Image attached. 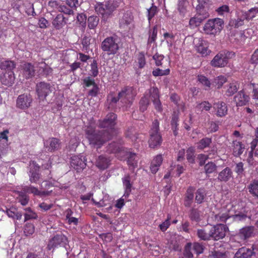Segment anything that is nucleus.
Wrapping results in <instances>:
<instances>
[{
	"instance_id": "nucleus-26",
	"label": "nucleus",
	"mask_w": 258,
	"mask_h": 258,
	"mask_svg": "<svg viewBox=\"0 0 258 258\" xmlns=\"http://www.w3.org/2000/svg\"><path fill=\"white\" fill-rule=\"evenodd\" d=\"M230 211H225V212H221L216 215L215 216V221L217 222L225 223L228 224L231 222V214L229 213Z\"/></svg>"
},
{
	"instance_id": "nucleus-14",
	"label": "nucleus",
	"mask_w": 258,
	"mask_h": 258,
	"mask_svg": "<svg viewBox=\"0 0 258 258\" xmlns=\"http://www.w3.org/2000/svg\"><path fill=\"white\" fill-rule=\"evenodd\" d=\"M36 89L39 98L42 100L52 92L50 84L43 82L37 83Z\"/></svg>"
},
{
	"instance_id": "nucleus-4",
	"label": "nucleus",
	"mask_w": 258,
	"mask_h": 258,
	"mask_svg": "<svg viewBox=\"0 0 258 258\" xmlns=\"http://www.w3.org/2000/svg\"><path fill=\"white\" fill-rule=\"evenodd\" d=\"M149 134V147L151 148H156L160 146L162 139L159 132V122L158 119H155L153 121Z\"/></svg>"
},
{
	"instance_id": "nucleus-41",
	"label": "nucleus",
	"mask_w": 258,
	"mask_h": 258,
	"mask_svg": "<svg viewBox=\"0 0 258 258\" xmlns=\"http://www.w3.org/2000/svg\"><path fill=\"white\" fill-rule=\"evenodd\" d=\"M226 95L227 96H232L237 91L238 88L237 84L236 82L229 83L226 86Z\"/></svg>"
},
{
	"instance_id": "nucleus-46",
	"label": "nucleus",
	"mask_w": 258,
	"mask_h": 258,
	"mask_svg": "<svg viewBox=\"0 0 258 258\" xmlns=\"http://www.w3.org/2000/svg\"><path fill=\"white\" fill-rule=\"evenodd\" d=\"M158 29L157 26H154L152 29L149 31V36L148 40V44H151L155 42L157 37Z\"/></svg>"
},
{
	"instance_id": "nucleus-24",
	"label": "nucleus",
	"mask_w": 258,
	"mask_h": 258,
	"mask_svg": "<svg viewBox=\"0 0 258 258\" xmlns=\"http://www.w3.org/2000/svg\"><path fill=\"white\" fill-rule=\"evenodd\" d=\"M15 77L14 71L5 72L1 77V81L5 85L11 86L15 81Z\"/></svg>"
},
{
	"instance_id": "nucleus-60",
	"label": "nucleus",
	"mask_w": 258,
	"mask_h": 258,
	"mask_svg": "<svg viewBox=\"0 0 258 258\" xmlns=\"http://www.w3.org/2000/svg\"><path fill=\"white\" fill-rule=\"evenodd\" d=\"M196 50L197 52L202 54L203 55H207L210 52L206 45H205L203 43L197 46Z\"/></svg>"
},
{
	"instance_id": "nucleus-35",
	"label": "nucleus",
	"mask_w": 258,
	"mask_h": 258,
	"mask_svg": "<svg viewBox=\"0 0 258 258\" xmlns=\"http://www.w3.org/2000/svg\"><path fill=\"white\" fill-rule=\"evenodd\" d=\"M150 104L149 96L148 94H145L144 96L142 97L139 102V109L140 110L144 112L145 111Z\"/></svg>"
},
{
	"instance_id": "nucleus-54",
	"label": "nucleus",
	"mask_w": 258,
	"mask_h": 258,
	"mask_svg": "<svg viewBox=\"0 0 258 258\" xmlns=\"http://www.w3.org/2000/svg\"><path fill=\"white\" fill-rule=\"evenodd\" d=\"M82 85L84 88L94 86L97 85L95 80L90 76L86 77L82 80Z\"/></svg>"
},
{
	"instance_id": "nucleus-27",
	"label": "nucleus",
	"mask_w": 258,
	"mask_h": 258,
	"mask_svg": "<svg viewBox=\"0 0 258 258\" xmlns=\"http://www.w3.org/2000/svg\"><path fill=\"white\" fill-rule=\"evenodd\" d=\"M179 114L178 112L174 111L172 114L171 126L173 135L176 136L178 131Z\"/></svg>"
},
{
	"instance_id": "nucleus-40",
	"label": "nucleus",
	"mask_w": 258,
	"mask_h": 258,
	"mask_svg": "<svg viewBox=\"0 0 258 258\" xmlns=\"http://www.w3.org/2000/svg\"><path fill=\"white\" fill-rule=\"evenodd\" d=\"M29 180L31 183H37L40 178L39 168L34 170L31 169L29 171Z\"/></svg>"
},
{
	"instance_id": "nucleus-7",
	"label": "nucleus",
	"mask_w": 258,
	"mask_h": 258,
	"mask_svg": "<svg viewBox=\"0 0 258 258\" xmlns=\"http://www.w3.org/2000/svg\"><path fill=\"white\" fill-rule=\"evenodd\" d=\"M120 102L123 105H131L134 101L137 92L133 87L126 86L118 92Z\"/></svg>"
},
{
	"instance_id": "nucleus-20",
	"label": "nucleus",
	"mask_w": 258,
	"mask_h": 258,
	"mask_svg": "<svg viewBox=\"0 0 258 258\" xmlns=\"http://www.w3.org/2000/svg\"><path fill=\"white\" fill-rule=\"evenodd\" d=\"M60 141L58 139L51 138L44 142V147L47 151L53 152L60 148Z\"/></svg>"
},
{
	"instance_id": "nucleus-6",
	"label": "nucleus",
	"mask_w": 258,
	"mask_h": 258,
	"mask_svg": "<svg viewBox=\"0 0 258 258\" xmlns=\"http://www.w3.org/2000/svg\"><path fill=\"white\" fill-rule=\"evenodd\" d=\"M117 115L114 113H109L105 117L103 120H99L98 121V127L100 128H106L105 131L109 132V134H111L113 137L116 134V130L114 126L116 124V119Z\"/></svg>"
},
{
	"instance_id": "nucleus-56",
	"label": "nucleus",
	"mask_w": 258,
	"mask_h": 258,
	"mask_svg": "<svg viewBox=\"0 0 258 258\" xmlns=\"http://www.w3.org/2000/svg\"><path fill=\"white\" fill-rule=\"evenodd\" d=\"M245 19L244 16H243V18H238L237 19L231 20L229 22V25L235 28H238L244 25Z\"/></svg>"
},
{
	"instance_id": "nucleus-63",
	"label": "nucleus",
	"mask_w": 258,
	"mask_h": 258,
	"mask_svg": "<svg viewBox=\"0 0 258 258\" xmlns=\"http://www.w3.org/2000/svg\"><path fill=\"white\" fill-rule=\"evenodd\" d=\"M212 105L208 101H203L197 104L196 108L201 111H209L212 108Z\"/></svg>"
},
{
	"instance_id": "nucleus-13",
	"label": "nucleus",
	"mask_w": 258,
	"mask_h": 258,
	"mask_svg": "<svg viewBox=\"0 0 258 258\" xmlns=\"http://www.w3.org/2000/svg\"><path fill=\"white\" fill-rule=\"evenodd\" d=\"M204 249V246L198 242L194 243L192 245L191 243H187L185 246L184 255L188 258H190L192 257L191 250L199 255L203 252Z\"/></svg>"
},
{
	"instance_id": "nucleus-32",
	"label": "nucleus",
	"mask_w": 258,
	"mask_h": 258,
	"mask_svg": "<svg viewBox=\"0 0 258 258\" xmlns=\"http://www.w3.org/2000/svg\"><path fill=\"white\" fill-rule=\"evenodd\" d=\"M16 66V64L14 61L7 60L1 62L0 68L2 70H4L6 72H9L13 71Z\"/></svg>"
},
{
	"instance_id": "nucleus-11",
	"label": "nucleus",
	"mask_w": 258,
	"mask_h": 258,
	"mask_svg": "<svg viewBox=\"0 0 258 258\" xmlns=\"http://www.w3.org/2000/svg\"><path fill=\"white\" fill-rule=\"evenodd\" d=\"M116 9V7L111 2H105L104 4L101 3H97L95 10L98 14L102 16L109 15Z\"/></svg>"
},
{
	"instance_id": "nucleus-50",
	"label": "nucleus",
	"mask_w": 258,
	"mask_h": 258,
	"mask_svg": "<svg viewBox=\"0 0 258 258\" xmlns=\"http://www.w3.org/2000/svg\"><path fill=\"white\" fill-rule=\"evenodd\" d=\"M153 59L155 60L156 66L162 68L165 66L164 65V56L163 55L156 53L153 55Z\"/></svg>"
},
{
	"instance_id": "nucleus-36",
	"label": "nucleus",
	"mask_w": 258,
	"mask_h": 258,
	"mask_svg": "<svg viewBox=\"0 0 258 258\" xmlns=\"http://www.w3.org/2000/svg\"><path fill=\"white\" fill-rule=\"evenodd\" d=\"M122 145L115 142L109 144L107 147V151L110 154H114L115 155L118 152Z\"/></svg>"
},
{
	"instance_id": "nucleus-12",
	"label": "nucleus",
	"mask_w": 258,
	"mask_h": 258,
	"mask_svg": "<svg viewBox=\"0 0 258 258\" xmlns=\"http://www.w3.org/2000/svg\"><path fill=\"white\" fill-rule=\"evenodd\" d=\"M228 227L226 225L223 224H217L210 230L211 238L215 240L222 239L225 236Z\"/></svg>"
},
{
	"instance_id": "nucleus-15",
	"label": "nucleus",
	"mask_w": 258,
	"mask_h": 258,
	"mask_svg": "<svg viewBox=\"0 0 258 258\" xmlns=\"http://www.w3.org/2000/svg\"><path fill=\"white\" fill-rule=\"evenodd\" d=\"M71 165L77 172L83 170L86 166V159L81 155H74L71 158Z\"/></svg>"
},
{
	"instance_id": "nucleus-34",
	"label": "nucleus",
	"mask_w": 258,
	"mask_h": 258,
	"mask_svg": "<svg viewBox=\"0 0 258 258\" xmlns=\"http://www.w3.org/2000/svg\"><path fill=\"white\" fill-rule=\"evenodd\" d=\"M136 155L135 153L132 152L129 153L127 157V163L129 166V169L134 172L136 167H137L138 162L135 160Z\"/></svg>"
},
{
	"instance_id": "nucleus-18",
	"label": "nucleus",
	"mask_w": 258,
	"mask_h": 258,
	"mask_svg": "<svg viewBox=\"0 0 258 258\" xmlns=\"http://www.w3.org/2000/svg\"><path fill=\"white\" fill-rule=\"evenodd\" d=\"M20 71L23 76L26 79L33 77L35 72L34 66L31 63L27 62L20 65Z\"/></svg>"
},
{
	"instance_id": "nucleus-22",
	"label": "nucleus",
	"mask_w": 258,
	"mask_h": 258,
	"mask_svg": "<svg viewBox=\"0 0 258 258\" xmlns=\"http://www.w3.org/2000/svg\"><path fill=\"white\" fill-rule=\"evenodd\" d=\"M213 107L216 111L218 117L225 116L227 114L228 109L226 104L222 101H218L213 104Z\"/></svg>"
},
{
	"instance_id": "nucleus-28",
	"label": "nucleus",
	"mask_w": 258,
	"mask_h": 258,
	"mask_svg": "<svg viewBox=\"0 0 258 258\" xmlns=\"http://www.w3.org/2000/svg\"><path fill=\"white\" fill-rule=\"evenodd\" d=\"M133 19L134 17L132 12L126 11L123 14L122 17L119 20L120 27L128 26L133 22Z\"/></svg>"
},
{
	"instance_id": "nucleus-52",
	"label": "nucleus",
	"mask_w": 258,
	"mask_h": 258,
	"mask_svg": "<svg viewBox=\"0 0 258 258\" xmlns=\"http://www.w3.org/2000/svg\"><path fill=\"white\" fill-rule=\"evenodd\" d=\"M90 70L89 75L94 78L97 77L99 74L97 62L96 60H93L90 64Z\"/></svg>"
},
{
	"instance_id": "nucleus-10",
	"label": "nucleus",
	"mask_w": 258,
	"mask_h": 258,
	"mask_svg": "<svg viewBox=\"0 0 258 258\" xmlns=\"http://www.w3.org/2000/svg\"><path fill=\"white\" fill-rule=\"evenodd\" d=\"M255 228L253 226H245L240 229L235 235V239L238 240V242L244 241L254 235Z\"/></svg>"
},
{
	"instance_id": "nucleus-58",
	"label": "nucleus",
	"mask_w": 258,
	"mask_h": 258,
	"mask_svg": "<svg viewBox=\"0 0 258 258\" xmlns=\"http://www.w3.org/2000/svg\"><path fill=\"white\" fill-rule=\"evenodd\" d=\"M23 190L25 193L32 194L34 196H38L40 190L36 187L33 186H25L23 188Z\"/></svg>"
},
{
	"instance_id": "nucleus-8",
	"label": "nucleus",
	"mask_w": 258,
	"mask_h": 258,
	"mask_svg": "<svg viewBox=\"0 0 258 258\" xmlns=\"http://www.w3.org/2000/svg\"><path fill=\"white\" fill-rule=\"evenodd\" d=\"M68 243L66 236L61 233L57 234L49 240L46 248L48 250L53 251L58 247H65Z\"/></svg>"
},
{
	"instance_id": "nucleus-23",
	"label": "nucleus",
	"mask_w": 258,
	"mask_h": 258,
	"mask_svg": "<svg viewBox=\"0 0 258 258\" xmlns=\"http://www.w3.org/2000/svg\"><path fill=\"white\" fill-rule=\"evenodd\" d=\"M249 99V96L246 94L243 90H241L234 97V101L237 106H241L248 103Z\"/></svg>"
},
{
	"instance_id": "nucleus-31",
	"label": "nucleus",
	"mask_w": 258,
	"mask_h": 258,
	"mask_svg": "<svg viewBox=\"0 0 258 258\" xmlns=\"http://www.w3.org/2000/svg\"><path fill=\"white\" fill-rule=\"evenodd\" d=\"M247 189L250 195L258 198V179L252 180L247 186Z\"/></svg>"
},
{
	"instance_id": "nucleus-61",
	"label": "nucleus",
	"mask_w": 258,
	"mask_h": 258,
	"mask_svg": "<svg viewBox=\"0 0 258 258\" xmlns=\"http://www.w3.org/2000/svg\"><path fill=\"white\" fill-rule=\"evenodd\" d=\"M35 231V227L33 224L28 223L24 226V233L26 236L33 234Z\"/></svg>"
},
{
	"instance_id": "nucleus-43",
	"label": "nucleus",
	"mask_w": 258,
	"mask_h": 258,
	"mask_svg": "<svg viewBox=\"0 0 258 258\" xmlns=\"http://www.w3.org/2000/svg\"><path fill=\"white\" fill-rule=\"evenodd\" d=\"M196 9V14L200 17L203 21L209 17V14L206 7H200V6H197Z\"/></svg>"
},
{
	"instance_id": "nucleus-53",
	"label": "nucleus",
	"mask_w": 258,
	"mask_h": 258,
	"mask_svg": "<svg viewBox=\"0 0 258 258\" xmlns=\"http://www.w3.org/2000/svg\"><path fill=\"white\" fill-rule=\"evenodd\" d=\"M189 216L191 221L199 222L201 220L200 211L197 209L192 208Z\"/></svg>"
},
{
	"instance_id": "nucleus-29",
	"label": "nucleus",
	"mask_w": 258,
	"mask_h": 258,
	"mask_svg": "<svg viewBox=\"0 0 258 258\" xmlns=\"http://www.w3.org/2000/svg\"><path fill=\"white\" fill-rule=\"evenodd\" d=\"M233 155L235 157H239L240 156L244 149V146L241 142L235 140L232 143Z\"/></svg>"
},
{
	"instance_id": "nucleus-47",
	"label": "nucleus",
	"mask_w": 258,
	"mask_h": 258,
	"mask_svg": "<svg viewBox=\"0 0 258 258\" xmlns=\"http://www.w3.org/2000/svg\"><path fill=\"white\" fill-rule=\"evenodd\" d=\"M119 94L115 95L113 92H111L107 95V100L110 105L115 104L117 102L120 100Z\"/></svg>"
},
{
	"instance_id": "nucleus-21",
	"label": "nucleus",
	"mask_w": 258,
	"mask_h": 258,
	"mask_svg": "<svg viewBox=\"0 0 258 258\" xmlns=\"http://www.w3.org/2000/svg\"><path fill=\"white\" fill-rule=\"evenodd\" d=\"M233 178V173L232 169L226 167L218 173V180L220 182H227Z\"/></svg>"
},
{
	"instance_id": "nucleus-51",
	"label": "nucleus",
	"mask_w": 258,
	"mask_h": 258,
	"mask_svg": "<svg viewBox=\"0 0 258 258\" xmlns=\"http://www.w3.org/2000/svg\"><path fill=\"white\" fill-rule=\"evenodd\" d=\"M198 81L205 87V90H208L210 89L211 83L209 80L204 75L198 76Z\"/></svg>"
},
{
	"instance_id": "nucleus-16",
	"label": "nucleus",
	"mask_w": 258,
	"mask_h": 258,
	"mask_svg": "<svg viewBox=\"0 0 258 258\" xmlns=\"http://www.w3.org/2000/svg\"><path fill=\"white\" fill-rule=\"evenodd\" d=\"M232 209L235 212V214L231 215V221H239L245 220L246 218V214L241 212V210L244 209V206L242 202L233 206Z\"/></svg>"
},
{
	"instance_id": "nucleus-33",
	"label": "nucleus",
	"mask_w": 258,
	"mask_h": 258,
	"mask_svg": "<svg viewBox=\"0 0 258 258\" xmlns=\"http://www.w3.org/2000/svg\"><path fill=\"white\" fill-rule=\"evenodd\" d=\"M256 147H258V139L254 138L250 143V151L247 158L248 162L251 165L254 163L253 151Z\"/></svg>"
},
{
	"instance_id": "nucleus-37",
	"label": "nucleus",
	"mask_w": 258,
	"mask_h": 258,
	"mask_svg": "<svg viewBox=\"0 0 258 258\" xmlns=\"http://www.w3.org/2000/svg\"><path fill=\"white\" fill-rule=\"evenodd\" d=\"M227 81V78L225 76L220 75L214 79L213 84L219 89H220Z\"/></svg>"
},
{
	"instance_id": "nucleus-25",
	"label": "nucleus",
	"mask_w": 258,
	"mask_h": 258,
	"mask_svg": "<svg viewBox=\"0 0 258 258\" xmlns=\"http://www.w3.org/2000/svg\"><path fill=\"white\" fill-rule=\"evenodd\" d=\"M195 188L193 186H189L187 188L184 198V205L186 208L191 206L194 200V192Z\"/></svg>"
},
{
	"instance_id": "nucleus-5",
	"label": "nucleus",
	"mask_w": 258,
	"mask_h": 258,
	"mask_svg": "<svg viewBox=\"0 0 258 258\" xmlns=\"http://www.w3.org/2000/svg\"><path fill=\"white\" fill-rule=\"evenodd\" d=\"M235 56L233 51H225L217 54L211 61V66L215 68H224L227 66L229 59Z\"/></svg>"
},
{
	"instance_id": "nucleus-2",
	"label": "nucleus",
	"mask_w": 258,
	"mask_h": 258,
	"mask_svg": "<svg viewBox=\"0 0 258 258\" xmlns=\"http://www.w3.org/2000/svg\"><path fill=\"white\" fill-rule=\"evenodd\" d=\"M224 26V21L220 18L208 20L203 27L205 34L215 36L219 34Z\"/></svg>"
},
{
	"instance_id": "nucleus-49",
	"label": "nucleus",
	"mask_w": 258,
	"mask_h": 258,
	"mask_svg": "<svg viewBox=\"0 0 258 258\" xmlns=\"http://www.w3.org/2000/svg\"><path fill=\"white\" fill-rule=\"evenodd\" d=\"M217 166L213 162H209L204 166V170L207 174H211L217 170Z\"/></svg>"
},
{
	"instance_id": "nucleus-1",
	"label": "nucleus",
	"mask_w": 258,
	"mask_h": 258,
	"mask_svg": "<svg viewBox=\"0 0 258 258\" xmlns=\"http://www.w3.org/2000/svg\"><path fill=\"white\" fill-rule=\"evenodd\" d=\"M86 138L90 145L100 148L106 142L112 138L111 134L107 131H96L94 124L91 123L87 126L85 130Z\"/></svg>"
},
{
	"instance_id": "nucleus-55",
	"label": "nucleus",
	"mask_w": 258,
	"mask_h": 258,
	"mask_svg": "<svg viewBox=\"0 0 258 258\" xmlns=\"http://www.w3.org/2000/svg\"><path fill=\"white\" fill-rule=\"evenodd\" d=\"M203 21V20L196 14L194 17L190 19L189 25L190 27L195 28L199 26Z\"/></svg>"
},
{
	"instance_id": "nucleus-44",
	"label": "nucleus",
	"mask_w": 258,
	"mask_h": 258,
	"mask_svg": "<svg viewBox=\"0 0 258 258\" xmlns=\"http://www.w3.org/2000/svg\"><path fill=\"white\" fill-rule=\"evenodd\" d=\"M247 20H250L255 18L258 15V8H252L249 10L248 11L244 13L243 15Z\"/></svg>"
},
{
	"instance_id": "nucleus-57",
	"label": "nucleus",
	"mask_w": 258,
	"mask_h": 258,
	"mask_svg": "<svg viewBox=\"0 0 258 258\" xmlns=\"http://www.w3.org/2000/svg\"><path fill=\"white\" fill-rule=\"evenodd\" d=\"M137 61L138 63V67L140 69H142L145 66L146 64V61L144 52L142 51L139 53L137 56Z\"/></svg>"
},
{
	"instance_id": "nucleus-19",
	"label": "nucleus",
	"mask_w": 258,
	"mask_h": 258,
	"mask_svg": "<svg viewBox=\"0 0 258 258\" xmlns=\"http://www.w3.org/2000/svg\"><path fill=\"white\" fill-rule=\"evenodd\" d=\"M111 161V159L110 157L106 155H101L96 159L95 165L100 170H104L108 168Z\"/></svg>"
},
{
	"instance_id": "nucleus-64",
	"label": "nucleus",
	"mask_w": 258,
	"mask_h": 258,
	"mask_svg": "<svg viewBox=\"0 0 258 258\" xmlns=\"http://www.w3.org/2000/svg\"><path fill=\"white\" fill-rule=\"evenodd\" d=\"M210 255L213 258H226L225 252L219 249H214Z\"/></svg>"
},
{
	"instance_id": "nucleus-62",
	"label": "nucleus",
	"mask_w": 258,
	"mask_h": 258,
	"mask_svg": "<svg viewBox=\"0 0 258 258\" xmlns=\"http://www.w3.org/2000/svg\"><path fill=\"white\" fill-rule=\"evenodd\" d=\"M126 137L131 139L133 141H135L138 138L137 133L135 128L133 126L129 127L125 133Z\"/></svg>"
},
{
	"instance_id": "nucleus-42",
	"label": "nucleus",
	"mask_w": 258,
	"mask_h": 258,
	"mask_svg": "<svg viewBox=\"0 0 258 258\" xmlns=\"http://www.w3.org/2000/svg\"><path fill=\"white\" fill-rule=\"evenodd\" d=\"M187 0H178V11L182 17H184L186 13Z\"/></svg>"
},
{
	"instance_id": "nucleus-9",
	"label": "nucleus",
	"mask_w": 258,
	"mask_h": 258,
	"mask_svg": "<svg viewBox=\"0 0 258 258\" xmlns=\"http://www.w3.org/2000/svg\"><path fill=\"white\" fill-rule=\"evenodd\" d=\"M256 252L258 253V241L253 244L251 248L243 246L239 248L235 253L234 258H251Z\"/></svg>"
},
{
	"instance_id": "nucleus-17",
	"label": "nucleus",
	"mask_w": 258,
	"mask_h": 258,
	"mask_svg": "<svg viewBox=\"0 0 258 258\" xmlns=\"http://www.w3.org/2000/svg\"><path fill=\"white\" fill-rule=\"evenodd\" d=\"M32 100V98L29 94L20 95L17 99V107L21 109H26L31 106Z\"/></svg>"
},
{
	"instance_id": "nucleus-3",
	"label": "nucleus",
	"mask_w": 258,
	"mask_h": 258,
	"mask_svg": "<svg viewBox=\"0 0 258 258\" xmlns=\"http://www.w3.org/2000/svg\"><path fill=\"white\" fill-rule=\"evenodd\" d=\"M118 37L116 35L109 36L105 38L101 43L100 48L108 55H114L119 50Z\"/></svg>"
},
{
	"instance_id": "nucleus-45",
	"label": "nucleus",
	"mask_w": 258,
	"mask_h": 258,
	"mask_svg": "<svg viewBox=\"0 0 258 258\" xmlns=\"http://www.w3.org/2000/svg\"><path fill=\"white\" fill-rule=\"evenodd\" d=\"M197 235L201 240L205 241L210 240L211 238V232L208 233L203 229H198Z\"/></svg>"
},
{
	"instance_id": "nucleus-59",
	"label": "nucleus",
	"mask_w": 258,
	"mask_h": 258,
	"mask_svg": "<svg viewBox=\"0 0 258 258\" xmlns=\"http://www.w3.org/2000/svg\"><path fill=\"white\" fill-rule=\"evenodd\" d=\"M170 70L169 69L162 70L159 68L156 69L152 72V74L154 77L167 76L170 74Z\"/></svg>"
},
{
	"instance_id": "nucleus-38",
	"label": "nucleus",
	"mask_w": 258,
	"mask_h": 258,
	"mask_svg": "<svg viewBox=\"0 0 258 258\" xmlns=\"http://www.w3.org/2000/svg\"><path fill=\"white\" fill-rule=\"evenodd\" d=\"M206 194L205 189L199 188L196 192L195 200L198 204L203 203L204 201Z\"/></svg>"
},
{
	"instance_id": "nucleus-30",
	"label": "nucleus",
	"mask_w": 258,
	"mask_h": 258,
	"mask_svg": "<svg viewBox=\"0 0 258 258\" xmlns=\"http://www.w3.org/2000/svg\"><path fill=\"white\" fill-rule=\"evenodd\" d=\"M66 24L65 18L62 14H58L52 21V25L56 29L62 28Z\"/></svg>"
},
{
	"instance_id": "nucleus-39",
	"label": "nucleus",
	"mask_w": 258,
	"mask_h": 258,
	"mask_svg": "<svg viewBox=\"0 0 258 258\" xmlns=\"http://www.w3.org/2000/svg\"><path fill=\"white\" fill-rule=\"evenodd\" d=\"M212 143V139L210 138L205 137L200 140L197 143V148L200 150L209 147Z\"/></svg>"
},
{
	"instance_id": "nucleus-48",
	"label": "nucleus",
	"mask_w": 258,
	"mask_h": 258,
	"mask_svg": "<svg viewBox=\"0 0 258 258\" xmlns=\"http://www.w3.org/2000/svg\"><path fill=\"white\" fill-rule=\"evenodd\" d=\"M99 18L96 16H91L88 19V26L90 29H93L98 24Z\"/></svg>"
}]
</instances>
